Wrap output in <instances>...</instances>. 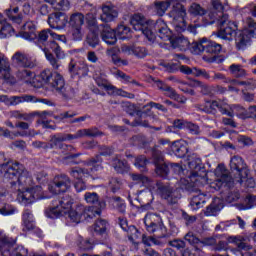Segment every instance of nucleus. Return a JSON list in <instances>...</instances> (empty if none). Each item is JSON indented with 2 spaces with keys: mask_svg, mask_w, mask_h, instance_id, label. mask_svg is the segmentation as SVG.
Wrapping results in <instances>:
<instances>
[{
  "mask_svg": "<svg viewBox=\"0 0 256 256\" xmlns=\"http://www.w3.org/2000/svg\"><path fill=\"white\" fill-rule=\"evenodd\" d=\"M103 30L101 32L102 41H105L107 45H115L117 43V32L111 29L109 25H102Z\"/></svg>",
  "mask_w": 256,
  "mask_h": 256,
  "instance_id": "26",
  "label": "nucleus"
},
{
  "mask_svg": "<svg viewBox=\"0 0 256 256\" xmlns=\"http://www.w3.org/2000/svg\"><path fill=\"white\" fill-rule=\"evenodd\" d=\"M189 193H196L197 195H193L190 205L193 207V209H201L203 207V204L205 203V196L201 195V190H198L197 192H189Z\"/></svg>",
  "mask_w": 256,
  "mask_h": 256,
  "instance_id": "46",
  "label": "nucleus"
},
{
  "mask_svg": "<svg viewBox=\"0 0 256 256\" xmlns=\"http://www.w3.org/2000/svg\"><path fill=\"white\" fill-rule=\"evenodd\" d=\"M0 81L7 83L8 85H15L17 80L15 76L11 74V64L5 54L0 52Z\"/></svg>",
  "mask_w": 256,
  "mask_h": 256,
  "instance_id": "17",
  "label": "nucleus"
},
{
  "mask_svg": "<svg viewBox=\"0 0 256 256\" xmlns=\"http://www.w3.org/2000/svg\"><path fill=\"white\" fill-rule=\"evenodd\" d=\"M188 11L190 15H193L194 17H198V16L203 17V15L207 13V10H205V8H203L201 5L195 2L191 4Z\"/></svg>",
  "mask_w": 256,
  "mask_h": 256,
  "instance_id": "51",
  "label": "nucleus"
},
{
  "mask_svg": "<svg viewBox=\"0 0 256 256\" xmlns=\"http://www.w3.org/2000/svg\"><path fill=\"white\" fill-rule=\"evenodd\" d=\"M170 43L174 49H187L189 47V40L183 36L171 38Z\"/></svg>",
  "mask_w": 256,
  "mask_h": 256,
  "instance_id": "44",
  "label": "nucleus"
},
{
  "mask_svg": "<svg viewBox=\"0 0 256 256\" xmlns=\"http://www.w3.org/2000/svg\"><path fill=\"white\" fill-rule=\"evenodd\" d=\"M154 31L162 41H171L173 37V32H171V29H169V26H167L163 19H158L154 23Z\"/></svg>",
  "mask_w": 256,
  "mask_h": 256,
  "instance_id": "19",
  "label": "nucleus"
},
{
  "mask_svg": "<svg viewBox=\"0 0 256 256\" xmlns=\"http://www.w3.org/2000/svg\"><path fill=\"white\" fill-rule=\"evenodd\" d=\"M222 48L221 44L210 41L207 38L193 42L191 45V50L195 55L205 53L203 59L204 61H208V63H214V61H217V56L221 53Z\"/></svg>",
  "mask_w": 256,
  "mask_h": 256,
  "instance_id": "7",
  "label": "nucleus"
},
{
  "mask_svg": "<svg viewBox=\"0 0 256 256\" xmlns=\"http://www.w3.org/2000/svg\"><path fill=\"white\" fill-rule=\"evenodd\" d=\"M154 185H156L158 195H160L168 205H177L179 202V193H177L173 187L163 182H154Z\"/></svg>",
  "mask_w": 256,
  "mask_h": 256,
  "instance_id": "14",
  "label": "nucleus"
},
{
  "mask_svg": "<svg viewBox=\"0 0 256 256\" xmlns=\"http://www.w3.org/2000/svg\"><path fill=\"white\" fill-rule=\"evenodd\" d=\"M52 204L54 207H59L63 211V209H71L73 205V198L69 194H62L60 196H54L52 199Z\"/></svg>",
  "mask_w": 256,
  "mask_h": 256,
  "instance_id": "25",
  "label": "nucleus"
},
{
  "mask_svg": "<svg viewBox=\"0 0 256 256\" xmlns=\"http://www.w3.org/2000/svg\"><path fill=\"white\" fill-rule=\"evenodd\" d=\"M108 203L110 207L113 209H117L119 213L125 215V209H127V205L125 204V200H123L119 196H113L108 199Z\"/></svg>",
  "mask_w": 256,
  "mask_h": 256,
  "instance_id": "30",
  "label": "nucleus"
},
{
  "mask_svg": "<svg viewBox=\"0 0 256 256\" xmlns=\"http://www.w3.org/2000/svg\"><path fill=\"white\" fill-rule=\"evenodd\" d=\"M171 149L176 155V157H179L180 159H183L187 153H189V148L187 146L181 144L180 142H174L171 146Z\"/></svg>",
  "mask_w": 256,
  "mask_h": 256,
  "instance_id": "38",
  "label": "nucleus"
},
{
  "mask_svg": "<svg viewBox=\"0 0 256 256\" xmlns=\"http://www.w3.org/2000/svg\"><path fill=\"white\" fill-rule=\"evenodd\" d=\"M39 79H41V81L47 85H50L53 91H56V93L61 95L63 99H74V97L77 95V91L74 90L73 87L65 85V79L58 72H52L49 69H45L40 73Z\"/></svg>",
  "mask_w": 256,
  "mask_h": 256,
  "instance_id": "5",
  "label": "nucleus"
},
{
  "mask_svg": "<svg viewBox=\"0 0 256 256\" xmlns=\"http://www.w3.org/2000/svg\"><path fill=\"white\" fill-rule=\"evenodd\" d=\"M144 225L148 233H154L158 239H165L169 237L167 228L163 224L161 216L155 213H148L144 217Z\"/></svg>",
  "mask_w": 256,
  "mask_h": 256,
  "instance_id": "8",
  "label": "nucleus"
},
{
  "mask_svg": "<svg viewBox=\"0 0 256 256\" xmlns=\"http://www.w3.org/2000/svg\"><path fill=\"white\" fill-rule=\"evenodd\" d=\"M1 256H27L28 251L23 246H15L16 241L13 238L4 236L0 240Z\"/></svg>",
  "mask_w": 256,
  "mask_h": 256,
  "instance_id": "12",
  "label": "nucleus"
},
{
  "mask_svg": "<svg viewBox=\"0 0 256 256\" xmlns=\"http://www.w3.org/2000/svg\"><path fill=\"white\" fill-rule=\"evenodd\" d=\"M82 133V137H101L103 136V132L99 130L97 127H92L88 129H80Z\"/></svg>",
  "mask_w": 256,
  "mask_h": 256,
  "instance_id": "53",
  "label": "nucleus"
},
{
  "mask_svg": "<svg viewBox=\"0 0 256 256\" xmlns=\"http://www.w3.org/2000/svg\"><path fill=\"white\" fill-rule=\"evenodd\" d=\"M185 241H188L190 245H192V247H194L195 251H201V249L199 248V244H201V240L195 236V234L193 232H188L185 236H184Z\"/></svg>",
  "mask_w": 256,
  "mask_h": 256,
  "instance_id": "50",
  "label": "nucleus"
},
{
  "mask_svg": "<svg viewBox=\"0 0 256 256\" xmlns=\"http://www.w3.org/2000/svg\"><path fill=\"white\" fill-rule=\"evenodd\" d=\"M162 238H159L157 236H147V234H142V243L143 245H146V247H151V243L154 245H158L161 247L162 245H165V242L161 241Z\"/></svg>",
  "mask_w": 256,
  "mask_h": 256,
  "instance_id": "42",
  "label": "nucleus"
},
{
  "mask_svg": "<svg viewBox=\"0 0 256 256\" xmlns=\"http://www.w3.org/2000/svg\"><path fill=\"white\" fill-rule=\"evenodd\" d=\"M45 103L49 105L51 103L47 99H38L37 97L29 94H23L20 96H7V95H0V103H4L7 107H17V105H21V103Z\"/></svg>",
  "mask_w": 256,
  "mask_h": 256,
  "instance_id": "10",
  "label": "nucleus"
},
{
  "mask_svg": "<svg viewBox=\"0 0 256 256\" xmlns=\"http://www.w3.org/2000/svg\"><path fill=\"white\" fill-rule=\"evenodd\" d=\"M123 186V182L119 178H111L109 180V188L112 193H117Z\"/></svg>",
  "mask_w": 256,
  "mask_h": 256,
  "instance_id": "62",
  "label": "nucleus"
},
{
  "mask_svg": "<svg viewBox=\"0 0 256 256\" xmlns=\"http://www.w3.org/2000/svg\"><path fill=\"white\" fill-rule=\"evenodd\" d=\"M169 7H171V2L169 1L155 2V9L157 15H159L160 17H163V15H165V12L167 11V9H169Z\"/></svg>",
  "mask_w": 256,
  "mask_h": 256,
  "instance_id": "52",
  "label": "nucleus"
},
{
  "mask_svg": "<svg viewBox=\"0 0 256 256\" xmlns=\"http://www.w3.org/2000/svg\"><path fill=\"white\" fill-rule=\"evenodd\" d=\"M152 159L155 165H159L160 163H163V161H165V156H163V152L157 149V146L152 149Z\"/></svg>",
  "mask_w": 256,
  "mask_h": 256,
  "instance_id": "58",
  "label": "nucleus"
},
{
  "mask_svg": "<svg viewBox=\"0 0 256 256\" xmlns=\"http://www.w3.org/2000/svg\"><path fill=\"white\" fill-rule=\"evenodd\" d=\"M196 109L210 115H217V100L206 101L205 104H197Z\"/></svg>",
  "mask_w": 256,
  "mask_h": 256,
  "instance_id": "31",
  "label": "nucleus"
},
{
  "mask_svg": "<svg viewBox=\"0 0 256 256\" xmlns=\"http://www.w3.org/2000/svg\"><path fill=\"white\" fill-rule=\"evenodd\" d=\"M13 31V27L7 23L4 22V24H0V38L5 39L7 35H11V32Z\"/></svg>",
  "mask_w": 256,
  "mask_h": 256,
  "instance_id": "64",
  "label": "nucleus"
},
{
  "mask_svg": "<svg viewBox=\"0 0 256 256\" xmlns=\"http://www.w3.org/2000/svg\"><path fill=\"white\" fill-rule=\"evenodd\" d=\"M115 31L118 39L125 40L131 37V28H129V26H125L124 24L118 25Z\"/></svg>",
  "mask_w": 256,
  "mask_h": 256,
  "instance_id": "48",
  "label": "nucleus"
},
{
  "mask_svg": "<svg viewBox=\"0 0 256 256\" xmlns=\"http://www.w3.org/2000/svg\"><path fill=\"white\" fill-rule=\"evenodd\" d=\"M45 215L49 219H57V218L61 217V215H63V210L61 209V207L59 205L55 206V204L53 203V200H52V205H51V207H49L48 209L45 210Z\"/></svg>",
  "mask_w": 256,
  "mask_h": 256,
  "instance_id": "43",
  "label": "nucleus"
},
{
  "mask_svg": "<svg viewBox=\"0 0 256 256\" xmlns=\"http://www.w3.org/2000/svg\"><path fill=\"white\" fill-rule=\"evenodd\" d=\"M251 239H253V236L251 234H244V235H237V236H229L227 238L228 243H234L238 249L249 251L253 249L251 246Z\"/></svg>",
  "mask_w": 256,
  "mask_h": 256,
  "instance_id": "18",
  "label": "nucleus"
},
{
  "mask_svg": "<svg viewBox=\"0 0 256 256\" xmlns=\"http://www.w3.org/2000/svg\"><path fill=\"white\" fill-rule=\"evenodd\" d=\"M128 235L129 241L133 243L134 245H139V240L142 239L143 234L139 232V229L135 227V225H130L128 231L126 232Z\"/></svg>",
  "mask_w": 256,
  "mask_h": 256,
  "instance_id": "35",
  "label": "nucleus"
},
{
  "mask_svg": "<svg viewBox=\"0 0 256 256\" xmlns=\"http://www.w3.org/2000/svg\"><path fill=\"white\" fill-rule=\"evenodd\" d=\"M147 163H149V160H147V157L145 155H140L136 157L134 165L142 171V173H145L147 171Z\"/></svg>",
  "mask_w": 256,
  "mask_h": 256,
  "instance_id": "55",
  "label": "nucleus"
},
{
  "mask_svg": "<svg viewBox=\"0 0 256 256\" xmlns=\"http://www.w3.org/2000/svg\"><path fill=\"white\" fill-rule=\"evenodd\" d=\"M10 116L14 117V119H20L22 121H27L28 123H31L33 121V114H27V113H20L17 110L11 111Z\"/></svg>",
  "mask_w": 256,
  "mask_h": 256,
  "instance_id": "56",
  "label": "nucleus"
},
{
  "mask_svg": "<svg viewBox=\"0 0 256 256\" xmlns=\"http://www.w3.org/2000/svg\"><path fill=\"white\" fill-rule=\"evenodd\" d=\"M87 167H89V171L95 173V171H101L103 169V158L101 155H95L94 157L88 159L85 163Z\"/></svg>",
  "mask_w": 256,
  "mask_h": 256,
  "instance_id": "29",
  "label": "nucleus"
},
{
  "mask_svg": "<svg viewBox=\"0 0 256 256\" xmlns=\"http://www.w3.org/2000/svg\"><path fill=\"white\" fill-rule=\"evenodd\" d=\"M24 179L23 181H19V180H15V184H11L12 187L13 185H17V181L18 183H24L25 185V190L20 192L18 195H19V198L21 199L22 203H33V192L31 190V188H29V186L31 185L32 183V180H31V177H26L25 176V172L22 173Z\"/></svg>",
  "mask_w": 256,
  "mask_h": 256,
  "instance_id": "20",
  "label": "nucleus"
},
{
  "mask_svg": "<svg viewBox=\"0 0 256 256\" xmlns=\"http://www.w3.org/2000/svg\"><path fill=\"white\" fill-rule=\"evenodd\" d=\"M85 24V15L81 12H75L70 15V18L68 20V25L71 28H77V27H83Z\"/></svg>",
  "mask_w": 256,
  "mask_h": 256,
  "instance_id": "32",
  "label": "nucleus"
},
{
  "mask_svg": "<svg viewBox=\"0 0 256 256\" xmlns=\"http://www.w3.org/2000/svg\"><path fill=\"white\" fill-rule=\"evenodd\" d=\"M69 173L71 177L79 181V180H83V177H85V175H89L91 171H89V169L87 168L73 167L69 170Z\"/></svg>",
  "mask_w": 256,
  "mask_h": 256,
  "instance_id": "45",
  "label": "nucleus"
},
{
  "mask_svg": "<svg viewBox=\"0 0 256 256\" xmlns=\"http://www.w3.org/2000/svg\"><path fill=\"white\" fill-rule=\"evenodd\" d=\"M11 61L13 65L21 69H35L37 66V59L22 51L15 52Z\"/></svg>",
  "mask_w": 256,
  "mask_h": 256,
  "instance_id": "16",
  "label": "nucleus"
},
{
  "mask_svg": "<svg viewBox=\"0 0 256 256\" xmlns=\"http://www.w3.org/2000/svg\"><path fill=\"white\" fill-rule=\"evenodd\" d=\"M19 7L9 8L6 10V15L13 21V23H17V25H21L23 23V15L18 14Z\"/></svg>",
  "mask_w": 256,
  "mask_h": 256,
  "instance_id": "40",
  "label": "nucleus"
},
{
  "mask_svg": "<svg viewBox=\"0 0 256 256\" xmlns=\"http://www.w3.org/2000/svg\"><path fill=\"white\" fill-rule=\"evenodd\" d=\"M230 111L233 113V116L236 114L239 119H249V110L240 105H232Z\"/></svg>",
  "mask_w": 256,
  "mask_h": 256,
  "instance_id": "47",
  "label": "nucleus"
},
{
  "mask_svg": "<svg viewBox=\"0 0 256 256\" xmlns=\"http://www.w3.org/2000/svg\"><path fill=\"white\" fill-rule=\"evenodd\" d=\"M130 25L133 26V29L135 31H142L143 35H145L146 39L148 41H151L152 43L157 39V36L151 29V24L145 19V16L141 14H134L130 18Z\"/></svg>",
  "mask_w": 256,
  "mask_h": 256,
  "instance_id": "11",
  "label": "nucleus"
},
{
  "mask_svg": "<svg viewBox=\"0 0 256 256\" xmlns=\"http://www.w3.org/2000/svg\"><path fill=\"white\" fill-rule=\"evenodd\" d=\"M230 169L234 177L231 176L229 170L221 164L218 165L214 172L218 181H220V183H225L229 188L233 187L235 183H243V181L249 177V168L241 156L235 155L231 158Z\"/></svg>",
  "mask_w": 256,
  "mask_h": 256,
  "instance_id": "2",
  "label": "nucleus"
},
{
  "mask_svg": "<svg viewBox=\"0 0 256 256\" xmlns=\"http://www.w3.org/2000/svg\"><path fill=\"white\" fill-rule=\"evenodd\" d=\"M84 211H85V206L79 205L75 209H70L68 211V217L73 223H81V219H83Z\"/></svg>",
  "mask_w": 256,
  "mask_h": 256,
  "instance_id": "33",
  "label": "nucleus"
},
{
  "mask_svg": "<svg viewBox=\"0 0 256 256\" xmlns=\"http://www.w3.org/2000/svg\"><path fill=\"white\" fill-rule=\"evenodd\" d=\"M130 145H134V147H145L147 145V138L142 135H134L129 139Z\"/></svg>",
  "mask_w": 256,
  "mask_h": 256,
  "instance_id": "49",
  "label": "nucleus"
},
{
  "mask_svg": "<svg viewBox=\"0 0 256 256\" xmlns=\"http://www.w3.org/2000/svg\"><path fill=\"white\" fill-rule=\"evenodd\" d=\"M86 43L89 47L95 49L99 45V36L95 32H90L86 37Z\"/></svg>",
  "mask_w": 256,
  "mask_h": 256,
  "instance_id": "61",
  "label": "nucleus"
},
{
  "mask_svg": "<svg viewBox=\"0 0 256 256\" xmlns=\"http://www.w3.org/2000/svg\"><path fill=\"white\" fill-rule=\"evenodd\" d=\"M102 11L103 13L100 16V19L103 21V23H110V21L117 19L119 16V11L115 6L105 5L102 7Z\"/></svg>",
  "mask_w": 256,
  "mask_h": 256,
  "instance_id": "24",
  "label": "nucleus"
},
{
  "mask_svg": "<svg viewBox=\"0 0 256 256\" xmlns=\"http://www.w3.org/2000/svg\"><path fill=\"white\" fill-rule=\"evenodd\" d=\"M112 167L117 173H127L129 171V164L125 160H120L117 157L112 159Z\"/></svg>",
  "mask_w": 256,
  "mask_h": 256,
  "instance_id": "41",
  "label": "nucleus"
},
{
  "mask_svg": "<svg viewBox=\"0 0 256 256\" xmlns=\"http://www.w3.org/2000/svg\"><path fill=\"white\" fill-rule=\"evenodd\" d=\"M68 23L67 14L63 12L52 13L48 17V24L51 29H64Z\"/></svg>",
  "mask_w": 256,
  "mask_h": 256,
  "instance_id": "21",
  "label": "nucleus"
},
{
  "mask_svg": "<svg viewBox=\"0 0 256 256\" xmlns=\"http://www.w3.org/2000/svg\"><path fill=\"white\" fill-rule=\"evenodd\" d=\"M48 3L55 11H68L70 7L69 1H48Z\"/></svg>",
  "mask_w": 256,
  "mask_h": 256,
  "instance_id": "54",
  "label": "nucleus"
},
{
  "mask_svg": "<svg viewBox=\"0 0 256 256\" xmlns=\"http://www.w3.org/2000/svg\"><path fill=\"white\" fill-rule=\"evenodd\" d=\"M56 37L55 32L51 29H44L38 33V43L44 45V51L46 59L52 65L53 69L57 70L61 67L59 59L65 57V52L61 49V46L53 40Z\"/></svg>",
  "mask_w": 256,
  "mask_h": 256,
  "instance_id": "4",
  "label": "nucleus"
},
{
  "mask_svg": "<svg viewBox=\"0 0 256 256\" xmlns=\"http://www.w3.org/2000/svg\"><path fill=\"white\" fill-rule=\"evenodd\" d=\"M84 199L91 205H98L100 209H104L105 207V202L99 201V194H97L96 192H86L84 195Z\"/></svg>",
  "mask_w": 256,
  "mask_h": 256,
  "instance_id": "37",
  "label": "nucleus"
},
{
  "mask_svg": "<svg viewBox=\"0 0 256 256\" xmlns=\"http://www.w3.org/2000/svg\"><path fill=\"white\" fill-rule=\"evenodd\" d=\"M188 166L191 169L189 179L181 178L180 187L188 193H198L200 181H207V170L199 155H188Z\"/></svg>",
  "mask_w": 256,
  "mask_h": 256,
  "instance_id": "3",
  "label": "nucleus"
},
{
  "mask_svg": "<svg viewBox=\"0 0 256 256\" xmlns=\"http://www.w3.org/2000/svg\"><path fill=\"white\" fill-rule=\"evenodd\" d=\"M138 201L141 209L149 211L151 209V203H153V193L151 190H142L138 194Z\"/></svg>",
  "mask_w": 256,
  "mask_h": 256,
  "instance_id": "23",
  "label": "nucleus"
},
{
  "mask_svg": "<svg viewBox=\"0 0 256 256\" xmlns=\"http://www.w3.org/2000/svg\"><path fill=\"white\" fill-rule=\"evenodd\" d=\"M104 89L105 91H107L108 95L113 97L119 96V97H128L129 99H135V94L128 93L123 89L117 88L111 83L106 84V87Z\"/></svg>",
  "mask_w": 256,
  "mask_h": 256,
  "instance_id": "27",
  "label": "nucleus"
},
{
  "mask_svg": "<svg viewBox=\"0 0 256 256\" xmlns=\"http://www.w3.org/2000/svg\"><path fill=\"white\" fill-rule=\"evenodd\" d=\"M216 109L222 113V115H227L228 117H233V112H231V106L225 102L217 101Z\"/></svg>",
  "mask_w": 256,
  "mask_h": 256,
  "instance_id": "57",
  "label": "nucleus"
},
{
  "mask_svg": "<svg viewBox=\"0 0 256 256\" xmlns=\"http://www.w3.org/2000/svg\"><path fill=\"white\" fill-rule=\"evenodd\" d=\"M131 179L137 183H142L144 187H155V181L143 174H132Z\"/></svg>",
  "mask_w": 256,
  "mask_h": 256,
  "instance_id": "39",
  "label": "nucleus"
},
{
  "mask_svg": "<svg viewBox=\"0 0 256 256\" xmlns=\"http://www.w3.org/2000/svg\"><path fill=\"white\" fill-rule=\"evenodd\" d=\"M170 15L175 21L176 31H178V33H183V31L187 29V24L185 23V15H187V10H185V6L177 2L173 5Z\"/></svg>",
  "mask_w": 256,
  "mask_h": 256,
  "instance_id": "15",
  "label": "nucleus"
},
{
  "mask_svg": "<svg viewBox=\"0 0 256 256\" xmlns=\"http://www.w3.org/2000/svg\"><path fill=\"white\" fill-rule=\"evenodd\" d=\"M155 171L160 177H166L169 175V165L165 163H160L155 165Z\"/></svg>",
  "mask_w": 256,
  "mask_h": 256,
  "instance_id": "63",
  "label": "nucleus"
},
{
  "mask_svg": "<svg viewBox=\"0 0 256 256\" xmlns=\"http://www.w3.org/2000/svg\"><path fill=\"white\" fill-rule=\"evenodd\" d=\"M228 71L235 79H243L247 77V70L243 68L241 64H232L229 66Z\"/></svg>",
  "mask_w": 256,
  "mask_h": 256,
  "instance_id": "34",
  "label": "nucleus"
},
{
  "mask_svg": "<svg viewBox=\"0 0 256 256\" xmlns=\"http://www.w3.org/2000/svg\"><path fill=\"white\" fill-rule=\"evenodd\" d=\"M24 171L23 164L14 162L11 158H7L3 152H0V173L4 179L11 181L10 185H15V181H23L25 179Z\"/></svg>",
  "mask_w": 256,
  "mask_h": 256,
  "instance_id": "6",
  "label": "nucleus"
},
{
  "mask_svg": "<svg viewBox=\"0 0 256 256\" xmlns=\"http://www.w3.org/2000/svg\"><path fill=\"white\" fill-rule=\"evenodd\" d=\"M128 115L137 116L138 118L132 122V127H149V122L147 120H143L145 117V112L141 110L135 109V105H129L127 110Z\"/></svg>",
  "mask_w": 256,
  "mask_h": 256,
  "instance_id": "22",
  "label": "nucleus"
},
{
  "mask_svg": "<svg viewBox=\"0 0 256 256\" xmlns=\"http://www.w3.org/2000/svg\"><path fill=\"white\" fill-rule=\"evenodd\" d=\"M71 185H73V182L68 175L58 174L53 178L52 182L48 186V189L50 193L60 195V193H67V191L71 189Z\"/></svg>",
  "mask_w": 256,
  "mask_h": 256,
  "instance_id": "13",
  "label": "nucleus"
},
{
  "mask_svg": "<svg viewBox=\"0 0 256 256\" xmlns=\"http://www.w3.org/2000/svg\"><path fill=\"white\" fill-rule=\"evenodd\" d=\"M95 214L101 215V210H95V208L93 207H89V208L84 207V211L82 213V219L86 221L87 219H93V217H95Z\"/></svg>",
  "mask_w": 256,
  "mask_h": 256,
  "instance_id": "59",
  "label": "nucleus"
},
{
  "mask_svg": "<svg viewBox=\"0 0 256 256\" xmlns=\"http://www.w3.org/2000/svg\"><path fill=\"white\" fill-rule=\"evenodd\" d=\"M65 141V137L63 134H55L50 137V143L49 147L50 149H55V147H58L62 151H68L65 153L64 159L66 161H69V163H72L73 165H78L79 160H76L78 157H81V153H72V151L75 150V148L72 145H66L63 144Z\"/></svg>",
  "mask_w": 256,
  "mask_h": 256,
  "instance_id": "9",
  "label": "nucleus"
},
{
  "mask_svg": "<svg viewBox=\"0 0 256 256\" xmlns=\"http://www.w3.org/2000/svg\"><path fill=\"white\" fill-rule=\"evenodd\" d=\"M94 233L98 237H103L104 235H107V221L103 219L96 220V222L93 225Z\"/></svg>",
  "mask_w": 256,
  "mask_h": 256,
  "instance_id": "36",
  "label": "nucleus"
},
{
  "mask_svg": "<svg viewBox=\"0 0 256 256\" xmlns=\"http://www.w3.org/2000/svg\"><path fill=\"white\" fill-rule=\"evenodd\" d=\"M227 9H229L227 2L213 1L212 11L208 15L210 19L208 24L213 25V23L217 22V25L219 26L218 37H221V39L232 41L233 35H236V49L238 51H245V49H247V45L251 43V40L256 35V22L253 18L248 17L246 19L247 28L236 32L237 24L229 21V15L225 13Z\"/></svg>",
  "mask_w": 256,
  "mask_h": 256,
  "instance_id": "1",
  "label": "nucleus"
},
{
  "mask_svg": "<svg viewBox=\"0 0 256 256\" xmlns=\"http://www.w3.org/2000/svg\"><path fill=\"white\" fill-rule=\"evenodd\" d=\"M223 207V200H221L220 198H214L212 203L207 206L205 215H207L208 217H215L217 213H219V211L223 209Z\"/></svg>",
  "mask_w": 256,
  "mask_h": 256,
  "instance_id": "28",
  "label": "nucleus"
},
{
  "mask_svg": "<svg viewBox=\"0 0 256 256\" xmlns=\"http://www.w3.org/2000/svg\"><path fill=\"white\" fill-rule=\"evenodd\" d=\"M194 87H199L200 89V93L202 95H211L212 93V89H211V86L199 81V80H195L194 81Z\"/></svg>",
  "mask_w": 256,
  "mask_h": 256,
  "instance_id": "60",
  "label": "nucleus"
}]
</instances>
